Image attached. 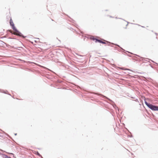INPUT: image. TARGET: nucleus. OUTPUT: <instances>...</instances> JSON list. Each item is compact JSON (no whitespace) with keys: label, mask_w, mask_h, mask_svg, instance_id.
Returning a JSON list of instances; mask_svg holds the SVG:
<instances>
[{"label":"nucleus","mask_w":158,"mask_h":158,"mask_svg":"<svg viewBox=\"0 0 158 158\" xmlns=\"http://www.w3.org/2000/svg\"><path fill=\"white\" fill-rule=\"evenodd\" d=\"M3 158H11L10 157H9L6 155H4L3 156Z\"/></svg>","instance_id":"obj_4"},{"label":"nucleus","mask_w":158,"mask_h":158,"mask_svg":"<svg viewBox=\"0 0 158 158\" xmlns=\"http://www.w3.org/2000/svg\"><path fill=\"white\" fill-rule=\"evenodd\" d=\"M10 25L12 26V28L13 29V30L16 31H17L16 28L14 26V23H13V21H12V19H10Z\"/></svg>","instance_id":"obj_2"},{"label":"nucleus","mask_w":158,"mask_h":158,"mask_svg":"<svg viewBox=\"0 0 158 158\" xmlns=\"http://www.w3.org/2000/svg\"><path fill=\"white\" fill-rule=\"evenodd\" d=\"M145 103L151 110L154 111H158V106L148 103L146 101L145 102Z\"/></svg>","instance_id":"obj_1"},{"label":"nucleus","mask_w":158,"mask_h":158,"mask_svg":"<svg viewBox=\"0 0 158 158\" xmlns=\"http://www.w3.org/2000/svg\"><path fill=\"white\" fill-rule=\"evenodd\" d=\"M34 64H36V65H38V66H40V67H43L44 68H45L43 66H41L40 65H39V64H36V63H34Z\"/></svg>","instance_id":"obj_6"},{"label":"nucleus","mask_w":158,"mask_h":158,"mask_svg":"<svg viewBox=\"0 0 158 158\" xmlns=\"http://www.w3.org/2000/svg\"><path fill=\"white\" fill-rule=\"evenodd\" d=\"M94 40H95V42L96 43L97 42H98L99 43H102V44H105V43L103 42V41H102L101 40H98V39H94Z\"/></svg>","instance_id":"obj_3"},{"label":"nucleus","mask_w":158,"mask_h":158,"mask_svg":"<svg viewBox=\"0 0 158 158\" xmlns=\"http://www.w3.org/2000/svg\"><path fill=\"white\" fill-rule=\"evenodd\" d=\"M37 154L39 156L41 157L42 158H43L42 157V156H41V155H40V154L39 152H37Z\"/></svg>","instance_id":"obj_5"},{"label":"nucleus","mask_w":158,"mask_h":158,"mask_svg":"<svg viewBox=\"0 0 158 158\" xmlns=\"http://www.w3.org/2000/svg\"><path fill=\"white\" fill-rule=\"evenodd\" d=\"M14 34H15V35H17V34L15 32V33H14Z\"/></svg>","instance_id":"obj_7"}]
</instances>
